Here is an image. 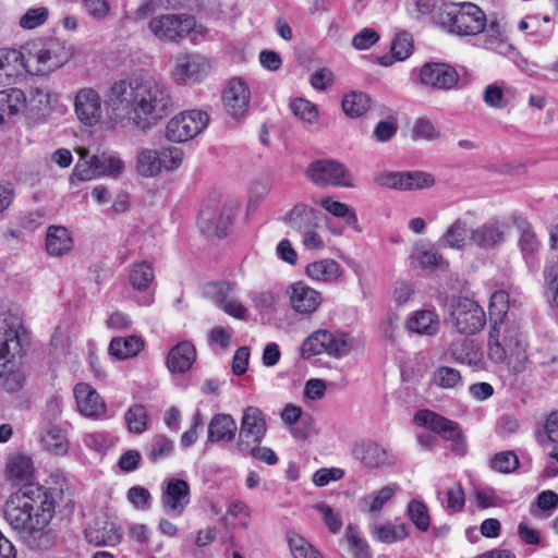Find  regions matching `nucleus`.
Here are the masks:
<instances>
[{
	"instance_id": "obj_33",
	"label": "nucleus",
	"mask_w": 558,
	"mask_h": 558,
	"mask_svg": "<svg viewBox=\"0 0 558 558\" xmlns=\"http://www.w3.org/2000/svg\"><path fill=\"white\" fill-rule=\"evenodd\" d=\"M73 248V239L62 226H50L46 233V250L50 256L61 257Z\"/></svg>"
},
{
	"instance_id": "obj_41",
	"label": "nucleus",
	"mask_w": 558,
	"mask_h": 558,
	"mask_svg": "<svg viewBox=\"0 0 558 558\" xmlns=\"http://www.w3.org/2000/svg\"><path fill=\"white\" fill-rule=\"evenodd\" d=\"M360 458L365 466L372 469L383 468L393 463L391 454L375 442L363 445Z\"/></svg>"
},
{
	"instance_id": "obj_16",
	"label": "nucleus",
	"mask_w": 558,
	"mask_h": 558,
	"mask_svg": "<svg viewBox=\"0 0 558 558\" xmlns=\"http://www.w3.org/2000/svg\"><path fill=\"white\" fill-rule=\"evenodd\" d=\"M415 422L424 427L429 428L441 435L445 439L452 441V449L458 454H464L466 451V444L461 437L460 426L433 411L422 410L415 414Z\"/></svg>"
},
{
	"instance_id": "obj_11",
	"label": "nucleus",
	"mask_w": 558,
	"mask_h": 558,
	"mask_svg": "<svg viewBox=\"0 0 558 558\" xmlns=\"http://www.w3.org/2000/svg\"><path fill=\"white\" fill-rule=\"evenodd\" d=\"M208 121V114L201 110L181 112L167 123L166 137L175 143L186 142L203 132Z\"/></svg>"
},
{
	"instance_id": "obj_64",
	"label": "nucleus",
	"mask_w": 558,
	"mask_h": 558,
	"mask_svg": "<svg viewBox=\"0 0 558 558\" xmlns=\"http://www.w3.org/2000/svg\"><path fill=\"white\" fill-rule=\"evenodd\" d=\"M446 509L451 512H461L465 505V493L460 483H454L446 492Z\"/></svg>"
},
{
	"instance_id": "obj_3",
	"label": "nucleus",
	"mask_w": 558,
	"mask_h": 558,
	"mask_svg": "<svg viewBox=\"0 0 558 558\" xmlns=\"http://www.w3.org/2000/svg\"><path fill=\"white\" fill-rule=\"evenodd\" d=\"M487 353L492 362L507 364L515 372H521L527 360L518 327L502 320L490 324Z\"/></svg>"
},
{
	"instance_id": "obj_51",
	"label": "nucleus",
	"mask_w": 558,
	"mask_h": 558,
	"mask_svg": "<svg viewBox=\"0 0 558 558\" xmlns=\"http://www.w3.org/2000/svg\"><path fill=\"white\" fill-rule=\"evenodd\" d=\"M371 99L364 93H351L342 100V109L350 117H360L369 108Z\"/></svg>"
},
{
	"instance_id": "obj_39",
	"label": "nucleus",
	"mask_w": 558,
	"mask_h": 558,
	"mask_svg": "<svg viewBox=\"0 0 558 558\" xmlns=\"http://www.w3.org/2000/svg\"><path fill=\"white\" fill-rule=\"evenodd\" d=\"M369 533L380 543L393 544L409 536V525L403 522L396 524H372Z\"/></svg>"
},
{
	"instance_id": "obj_27",
	"label": "nucleus",
	"mask_w": 558,
	"mask_h": 558,
	"mask_svg": "<svg viewBox=\"0 0 558 558\" xmlns=\"http://www.w3.org/2000/svg\"><path fill=\"white\" fill-rule=\"evenodd\" d=\"M512 222L519 232L518 245L523 258L529 262L536 258L541 242L529 220L522 216L514 215Z\"/></svg>"
},
{
	"instance_id": "obj_19",
	"label": "nucleus",
	"mask_w": 558,
	"mask_h": 558,
	"mask_svg": "<svg viewBox=\"0 0 558 558\" xmlns=\"http://www.w3.org/2000/svg\"><path fill=\"white\" fill-rule=\"evenodd\" d=\"M286 293L291 308L304 316L314 314L323 302L322 293L303 281L288 286Z\"/></svg>"
},
{
	"instance_id": "obj_56",
	"label": "nucleus",
	"mask_w": 558,
	"mask_h": 558,
	"mask_svg": "<svg viewBox=\"0 0 558 558\" xmlns=\"http://www.w3.org/2000/svg\"><path fill=\"white\" fill-rule=\"evenodd\" d=\"M407 171H388L376 175L375 183L381 187L408 192Z\"/></svg>"
},
{
	"instance_id": "obj_58",
	"label": "nucleus",
	"mask_w": 558,
	"mask_h": 558,
	"mask_svg": "<svg viewBox=\"0 0 558 558\" xmlns=\"http://www.w3.org/2000/svg\"><path fill=\"white\" fill-rule=\"evenodd\" d=\"M159 153L161 170L174 171L183 162L184 151L181 147L170 145L162 147Z\"/></svg>"
},
{
	"instance_id": "obj_54",
	"label": "nucleus",
	"mask_w": 558,
	"mask_h": 558,
	"mask_svg": "<svg viewBox=\"0 0 558 558\" xmlns=\"http://www.w3.org/2000/svg\"><path fill=\"white\" fill-rule=\"evenodd\" d=\"M124 418L131 433L142 434L147 429V412L142 404L130 407Z\"/></svg>"
},
{
	"instance_id": "obj_53",
	"label": "nucleus",
	"mask_w": 558,
	"mask_h": 558,
	"mask_svg": "<svg viewBox=\"0 0 558 558\" xmlns=\"http://www.w3.org/2000/svg\"><path fill=\"white\" fill-rule=\"evenodd\" d=\"M344 536L350 545L353 558H372L367 543L360 536L357 526L349 524Z\"/></svg>"
},
{
	"instance_id": "obj_23",
	"label": "nucleus",
	"mask_w": 558,
	"mask_h": 558,
	"mask_svg": "<svg viewBox=\"0 0 558 558\" xmlns=\"http://www.w3.org/2000/svg\"><path fill=\"white\" fill-rule=\"evenodd\" d=\"M74 109L78 120L85 125L97 124L102 116L101 99L93 88H82L74 100Z\"/></svg>"
},
{
	"instance_id": "obj_24",
	"label": "nucleus",
	"mask_w": 558,
	"mask_h": 558,
	"mask_svg": "<svg viewBox=\"0 0 558 558\" xmlns=\"http://www.w3.org/2000/svg\"><path fill=\"white\" fill-rule=\"evenodd\" d=\"M26 57L17 49L0 50V87L9 86L25 75Z\"/></svg>"
},
{
	"instance_id": "obj_5",
	"label": "nucleus",
	"mask_w": 558,
	"mask_h": 558,
	"mask_svg": "<svg viewBox=\"0 0 558 558\" xmlns=\"http://www.w3.org/2000/svg\"><path fill=\"white\" fill-rule=\"evenodd\" d=\"M80 156L74 175L80 181H88L96 177L118 178L124 170V163L118 154L113 151H102L98 155L89 156L88 149L80 147L76 149Z\"/></svg>"
},
{
	"instance_id": "obj_61",
	"label": "nucleus",
	"mask_w": 558,
	"mask_h": 558,
	"mask_svg": "<svg viewBox=\"0 0 558 558\" xmlns=\"http://www.w3.org/2000/svg\"><path fill=\"white\" fill-rule=\"evenodd\" d=\"M49 12L45 7L28 9L20 17V26L24 29H34L43 25L48 19Z\"/></svg>"
},
{
	"instance_id": "obj_2",
	"label": "nucleus",
	"mask_w": 558,
	"mask_h": 558,
	"mask_svg": "<svg viewBox=\"0 0 558 558\" xmlns=\"http://www.w3.org/2000/svg\"><path fill=\"white\" fill-rule=\"evenodd\" d=\"M3 513L19 535L29 537L48 526L54 515V501L46 490L29 484L9 497Z\"/></svg>"
},
{
	"instance_id": "obj_28",
	"label": "nucleus",
	"mask_w": 558,
	"mask_h": 558,
	"mask_svg": "<svg viewBox=\"0 0 558 558\" xmlns=\"http://www.w3.org/2000/svg\"><path fill=\"white\" fill-rule=\"evenodd\" d=\"M470 230L468 223L462 218L454 219L439 236L437 245L439 248H449L454 251H465L469 243Z\"/></svg>"
},
{
	"instance_id": "obj_38",
	"label": "nucleus",
	"mask_w": 558,
	"mask_h": 558,
	"mask_svg": "<svg viewBox=\"0 0 558 558\" xmlns=\"http://www.w3.org/2000/svg\"><path fill=\"white\" fill-rule=\"evenodd\" d=\"M407 328L410 331L434 336L439 329V318L434 311H416L408 320Z\"/></svg>"
},
{
	"instance_id": "obj_26",
	"label": "nucleus",
	"mask_w": 558,
	"mask_h": 558,
	"mask_svg": "<svg viewBox=\"0 0 558 558\" xmlns=\"http://www.w3.org/2000/svg\"><path fill=\"white\" fill-rule=\"evenodd\" d=\"M305 275L318 283L336 284L342 280L344 270L337 260L324 258L310 263L305 268Z\"/></svg>"
},
{
	"instance_id": "obj_57",
	"label": "nucleus",
	"mask_w": 558,
	"mask_h": 558,
	"mask_svg": "<svg viewBox=\"0 0 558 558\" xmlns=\"http://www.w3.org/2000/svg\"><path fill=\"white\" fill-rule=\"evenodd\" d=\"M397 490L398 485L396 484L384 486L375 495L365 496L363 504L369 512H377L395 496Z\"/></svg>"
},
{
	"instance_id": "obj_4",
	"label": "nucleus",
	"mask_w": 558,
	"mask_h": 558,
	"mask_svg": "<svg viewBox=\"0 0 558 558\" xmlns=\"http://www.w3.org/2000/svg\"><path fill=\"white\" fill-rule=\"evenodd\" d=\"M437 23L449 33L460 36H474L487 26L484 11L472 2H451L440 8Z\"/></svg>"
},
{
	"instance_id": "obj_7",
	"label": "nucleus",
	"mask_w": 558,
	"mask_h": 558,
	"mask_svg": "<svg viewBox=\"0 0 558 558\" xmlns=\"http://www.w3.org/2000/svg\"><path fill=\"white\" fill-rule=\"evenodd\" d=\"M196 26L190 14L166 13L153 17L148 29L156 39L165 44H178L186 38Z\"/></svg>"
},
{
	"instance_id": "obj_31",
	"label": "nucleus",
	"mask_w": 558,
	"mask_h": 558,
	"mask_svg": "<svg viewBox=\"0 0 558 558\" xmlns=\"http://www.w3.org/2000/svg\"><path fill=\"white\" fill-rule=\"evenodd\" d=\"M446 352L452 361L475 368L480 367L483 361V354L474 340L465 338L450 342Z\"/></svg>"
},
{
	"instance_id": "obj_8",
	"label": "nucleus",
	"mask_w": 558,
	"mask_h": 558,
	"mask_svg": "<svg viewBox=\"0 0 558 558\" xmlns=\"http://www.w3.org/2000/svg\"><path fill=\"white\" fill-rule=\"evenodd\" d=\"M350 350L351 343L345 333L318 329L303 341L301 354L303 359H310L322 353L339 357L347 354Z\"/></svg>"
},
{
	"instance_id": "obj_36",
	"label": "nucleus",
	"mask_w": 558,
	"mask_h": 558,
	"mask_svg": "<svg viewBox=\"0 0 558 558\" xmlns=\"http://www.w3.org/2000/svg\"><path fill=\"white\" fill-rule=\"evenodd\" d=\"M128 281L133 290L141 293L148 292L155 281L153 265L145 260L133 263L129 267Z\"/></svg>"
},
{
	"instance_id": "obj_35",
	"label": "nucleus",
	"mask_w": 558,
	"mask_h": 558,
	"mask_svg": "<svg viewBox=\"0 0 558 558\" xmlns=\"http://www.w3.org/2000/svg\"><path fill=\"white\" fill-rule=\"evenodd\" d=\"M195 359V347L189 341H183L170 350L167 357V366L172 373H184L191 368Z\"/></svg>"
},
{
	"instance_id": "obj_59",
	"label": "nucleus",
	"mask_w": 558,
	"mask_h": 558,
	"mask_svg": "<svg viewBox=\"0 0 558 558\" xmlns=\"http://www.w3.org/2000/svg\"><path fill=\"white\" fill-rule=\"evenodd\" d=\"M490 466L499 473H511L519 466V459L513 451H501L490 459Z\"/></svg>"
},
{
	"instance_id": "obj_9",
	"label": "nucleus",
	"mask_w": 558,
	"mask_h": 558,
	"mask_svg": "<svg viewBox=\"0 0 558 558\" xmlns=\"http://www.w3.org/2000/svg\"><path fill=\"white\" fill-rule=\"evenodd\" d=\"M449 315L453 328L461 335H475L486 323L484 310L468 298L453 299Z\"/></svg>"
},
{
	"instance_id": "obj_45",
	"label": "nucleus",
	"mask_w": 558,
	"mask_h": 558,
	"mask_svg": "<svg viewBox=\"0 0 558 558\" xmlns=\"http://www.w3.org/2000/svg\"><path fill=\"white\" fill-rule=\"evenodd\" d=\"M412 257L422 268H438L448 266L444 255L434 245H417Z\"/></svg>"
},
{
	"instance_id": "obj_50",
	"label": "nucleus",
	"mask_w": 558,
	"mask_h": 558,
	"mask_svg": "<svg viewBox=\"0 0 558 558\" xmlns=\"http://www.w3.org/2000/svg\"><path fill=\"white\" fill-rule=\"evenodd\" d=\"M288 542L294 558H323L319 551L310 542L295 532L288 534Z\"/></svg>"
},
{
	"instance_id": "obj_55",
	"label": "nucleus",
	"mask_w": 558,
	"mask_h": 558,
	"mask_svg": "<svg viewBox=\"0 0 558 558\" xmlns=\"http://www.w3.org/2000/svg\"><path fill=\"white\" fill-rule=\"evenodd\" d=\"M173 441L165 435H156L153 437L147 449V457L150 461L156 462L169 457L173 452Z\"/></svg>"
},
{
	"instance_id": "obj_47",
	"label": "nucleus",
	"mask_w": 558,
	"mask_h": 558,
	"mask_svg": "<svg viewBox=\"0 0 558 558\" xmlns=\"http://www.w3.org/2000/svg\"><path fill=\"white\" fill-rule=\"evenodd\" d=\"M9 477L15 482H24L33 476V463L31 458L16 454L12 456L7 464Z\"/></svg>"
},
{
	"instance_id": "obj_46",
	"label": "nucleus",
	"mask_w": 558,
	"mask_h": 558,
	"mask_svg": "<svg viewBox=\"0 0 558 558\" xmlns=\"http://www.w3.org/2000/svg\"><path fill=\"white\" fill-rule=\"evenodd\" d=\"M433 383L442 389L458 390L463 386L460 371L450 366H439L433 373Z\"/></svg>"
},
{
	"instance_id": "obj_22",
	"label": "nucleus",
	"mask_w": 558,
	"mask_h": 558,
	"mask_svg": "<svg viewBox=\"0 0 558 558\" xmlns=\"http://www.w3.org/2000/svg\"><path fill=\"white\" fill-rule=\"evenodd\" d=\"M22 326L16 318L0 314V362L14 360L22 350Z\"/></svg>"
},
{
	"instance_id": "obj_52",
	"label": "nucleus",
	"mask_w": 558,
	"mask_h": 558,
	"mask_svg": "<svg viewBox=\"0 0 558 558\" xmlns=\"http://www.w3.org/2000/svg\"><path fill=\"white\" fill-rule=\"evenodd\" d=\"M320 206L330 215L343 218L348 223H356L357 217L353 207L335 201L331 197H324L319 201Z\"/></svg>"
},
{
	"instance_id": "obj_40",
	"label": "nucleus",
	"mask_w": 558,
	"mask_h": 558,
	"mask_svg": "<svg viewBox=\"0 0 558 558\" xmlns=\"http://www.w3.org/2000/svg\"><path fill=\"white\" fill-rule=\"evenodd\" d=\"M24 373L13 360L0 362V388L8 392H16L23 388Z\"/></svg>"
},
{
	"instance_id": "obj_34",
	"label": "nucleus",
	"mask_w": 558,
	"mask_h": 558,
	"mask_svg": "<svg viewBox=\"0 0 558 558\" xmlns=\"http://www.w3.org/2000/svg\"><path fill=\"white\" fill-rule=\"evenodd\" d=\"M236 429V423L230 414H216L208 424V441H232L235 437Z\"/></svg>"
},
{
	"instance_id": "obj_6",
	"label": "nucleus",
	"mask_w": 558,
	"mask_h": 558,
	"mask_svg": "<svg viewBox=\"0 0 558 558\" xmlns=\"http://www.w3.org/2000/svg\"><path fill=\"white\" fill-rule=\"evenodd\" d=\"M73 57V48L58 40H50L34 48L26 58V72L35 75H49L66 64Z\"/></svg>"
},
{
	"instance_id": "obj_14",
	"label": "nucleus",
	"mask_w": 558,
	"mask_h": 558,
	"mask_svg": "<svg viewBox=\"0 0 558 558\" xmlns=\"http://www.w3.org/2000/svg\"><path fill=\"white\" fill-rule=\"evenodd\" d=\"M267 432V423L262 410L257 407L250 405L243 410L241 425L235 445L239 453L252 448L254 444H260Z\"/></svg>"
},
{
	"instance_id": "obj_32",
	"label": "nucleus",
	"mask_w": 558,
	"mask_h": 558,
	"mask_svg": "<svg viewBox=\"0 0 558 558\" xmlns=\"http://www.w3.org/2000/svg\"><path fill=\"white\" fill-rule=\"evenodd\" d=\"M85 537L96 546H114L121 539V531L114 522L100 519L85 530Z\"/></svg>"
},
{
	"instance_id": "obj_20",
	"label": "nucleus",
	"mask_w": 558,
	"mask_h": 558,
	"mask_svg": "<svg viewBox=\"0 0 558 558\" xmlns=\"http://www.w3.org/2000/svg\"><path fill=\"white\" fill-rule=\"evenodd\" d=\"M190 504V486L179 478L166 480L161 486V506L171 515H181Z\"/></svg>"
},
{
	"instance_id": "obj_15",
	"label": "nucleus",
	"mask_w": 558,
	"mask_h": 558,
	"mask_svg": "<svg viewBox=\"0 0 558 558\" xmlns=\"http://www.w3.org/2000/svg\"><path fill=\"white\" fill-rule=\"evenodd\" d=\"M289 226L302 235V244L307 250H322L324 240L317 232L318 223L312 209L305 204L295 205L289 216Z\"/></svg>"
},
{
	"instance_id": "obj_25",
	"label": "nucleus",
	"mask_w": 558,
	"mask_h": 558,
	"mask_svg": "<svg viewBox=\"0 0 558 558\" xmlns=\"http://www.w3.org/2000/svg\"><path fill=\"white\" fill-rule=\"evenodd\" d=\"M213 288V300L214 302L228 315L238 318L245 319L247 310L242 303L233 296L235 292V284L222 281L211 286Z\"/></svg>"
},
{
	"instance_id": "obj_37",
	"label": "nucleus",
	"mask_w": 558,
	"mask_h": 558,
	"mask_svg": "<svg viewBox=\"0 0 558 558\" xmlns=\"http://www.w3.org/2000/svg\"><path fill=\"white\" fill-rule=\"evenodd\" d=\"M25 112V92L21 88H8L0 90V124L5 117H14Z\"/></svg>"
},
{
	"instance_id": "obj_60",
	"label": "nucleus",
	"mask_w": 558,
	"mask_h": 558,
	"mask_svg": "<svg viewBox=\"0 0 558 558\" xmlns=\"http://www.w3.org/2000/svg\"><path fill=\"white\" fill-rule=\"evenodd\" d=\"M290 108L294 116L307 123H315L318 119V110L315 105L304 98L294 99Z\"/></svg>"
},
{
	"instance_id": "obj_18",
	"label": "nucleus",
	"mask_w": 558,
	"mask_h": 558,
	"mask_svg": "<svg viewBox=\"0 0 558 558\" xmlns=\"http://www.w3.org/2000/svg\"><path fill=\"white\" fill-rule=\"evenodd\" d=\"M418 83L428 88L449 90L458 85L459 74L449 64L428 62L420 70Z\"/></svg>"
},
{
	"instance_id": "obj_44",
	"label": "nucleus",
	"mask_w": 558,
	"mask_h": 558,
	"mask_svg": "<svg viewBox=\"0 0 558 558\" xmlns=\"http://www.w3.org/2000/svg\"><path fill=\"white\" fill-rule=\"evenodd\" d=\"M413 51V40L410 34H398L391 44V56H384L379 59V63L389 66L393 60L403 61L411 56Z\"/></svg>"
},
{
	"instance_id": "obj_17",
	"label": "nucleus",
	"mask_w": 558,
	"mask_h": 558,
	"mask_svg": "<svg viewBox=\"0 0 558 558\" xmlns=\"http://www.w3.org/2000/svg\"><path fill=\"white\" fill-rule=\"evenodd\" d=\"M210 69L209 61L202 54L180 52L173 57L171 78L177 84L198 82Z\"/></svg>"
},
{
	"instance_id": "obj_10",
	"label": "nucleus",
	"mask_w": 558,
	"mask_h": 558,
	"mask_svg": "<svg viewBox=\"0 0 558 558\" xmlns=\"http://www.w3.org/2000/svg\"><path fill=\"white\" fill-rule=\"evenodd\" d=\"M306 177L317 186H353V177L350 170L341 162L333 159H319L313 161Z\"/></svg>"
},
{
	"instance_id": "obj_43",
	"label": "nucleus",
	"mask_w": 558,
	"mask_h": 558,
	"mask_svg": "<svg viewBox=\"0 0 558 558\" xmlns=\"http://www.w3.org/2000/svg\"><path fill=\"white\" fill-rule=\"evenodd\" d=\"M136 171L145 178L156 177L161 172L160 153L151 148H142L136 157Z\"/></svg>"
},
{
	"instance_id": "obj_30",
	"label": "nucleus",
	"mask_w": 558,
	"mask_h": 558,
	"mask_svg": "<svg viewBox=\"0 0 558 558\" xmlns=\"http://www.w3.org/2000/svg\"><path fill=\"white\" fill-rule=\"evenodd\" d=\"M74 396L78 411L87 417L98 416L106 410L105 402L88 384H77L74 388Z\"/></svg>"
},
{
	"instance_id": "obj_21",
	"label": "nucleus",
	"mask_w": 558,
	"mask_h": 558,
	"mask_svg": "<svg viewBox=\"0 0 558 558\" xmlns=\"http://www.w3.org/2000/svg\"><path fill=\"white\" fill-rule=\"evenodd\" d=\"M251 92L242 78H232L222 94L223 107L229 116L239 120L250 108Z\"/></svg>"
},
{
	"instance_id": "obj_63",
	"label": "nucleus",
	"mask_w": 558,
	"mask_h": 558,
	"mask_svg": "<svg viewBox=\"0 0 558 558\" xmlns=\"http://www.w3.org/2000/svg\"><path fill=\"white\" fill-rule=\"evenodd\" d=\"M313 508L322 514L324 522H325L326 526L328 527L329 532L336 534L341 530V527H342L341 518H340L339 513L333 508H331L326 502L316 504L313 506Z\"/></svg>"
},
{
	"instance_id": "obj_12",
	"label": "nucleus",
	"mask_w": 558,
	"mask_h": 558,
	"mask_svg": "<svg viewBox=\"0 0 558 558\" xmlns=\"http://www.w3.org/2000/svg\"><path fill=\"white\" fill-rule=\"evenodd\" d=\"M236 207L232 203L215 202L206 205L199 213L198 225L203 233L222 238L227 234Z\"/></svg>"
},
{
	"instance_id": "obj_29",
	"label": "nucleus",
	"mask_w": 558,
	"mask_h": 558,
	"mask_svg": "<svg viewBox=\"0 0 558 558\" xmlns=\"http://www.w3.org/2000/svg\"><path fill=\"white\" fill-rule=\"evenodd\" d=\"M58 101V94L47 86H29L25 92V112L31 116L45 113Z\"/></svg>"
},
{
	"instance_id": "obj_62",
	"label": "nucleus",
	"mask_w": 558,
	"mask_h": 558,
	"mask_svg": "<svg viewBox=\"0 0 558 558\" xmlns=\"http://www.w3.org/2000/svg\"><path fill=\"white\" fill-rule=\"evenodd\" d=\"M408 192L430 189L436 181L433 174L425 171H407Z\"/></svg>"
},
{
	"instance_id": "obj_48",
	"label": "nucleus",
	"mask_w": 558,
	"mask_h": 558,
	"mask_svg": "<svg viewBox=\"0 0 558 558\" xmlns=\"http://www.w3.org/2000/svg\"><path fill=\"white\" fill-rule=\"evenodd\" d=\"M45 448L57 456L68 452L69 441L65 434L57 426H50L41 436Z\"/></svg>"
},
{
	"instance_id": "obj_49",
	"label": "nucleus",
	"mask_w": 558,
	"mask_h": 558,
	"mask_svg": "<svg viewBox=\"0 0 558 558\" xmlns=\"http://www.w3.org/2000/svg\"><path fill=\"white\" fill-rule=\"evenodd\" d=\"M407 514L418 531H428L430 515L427 506L423 501L417 499L410 500L407 506Z\"/></svg>"
},
{
	"instance_id": "obj_42",
	"label": "nucleus",
	"mask_w": 558,
	"mask_h": 558,
	"mask_svg": "<svg viewBox=\"0 0 558 558\" xmlns=\"http://www.w3.org/2000/svg\"><path fill=\"white\" fill-rule=\"evenodd\" d=\"M143 340L137 336L113 338L109 344L108 351L117 359L124 360L137 355L143 349Z\"/></svg>"
},
{
	"instance_id": "obj_13",
	"label": "nucleus",
	"mask_w": 558,
	"mask_h": 558,
	"mask_svg": "<svg viewBox=\"0 0 558 558\" xmlns=\"http://www.w3.org/2000/svg\"><path fill=\"white\" fill-rule=\"evenodd\" d=\"M509 225L499 218L489 219L470 230L469 243L482 252H490L501 246L508 238Z\"/></svg>"
},
{
	"instance_id": "obj_1",
	"label": "nucleus",
	"mask_w": 558,
	"mask_h": 558,
	"mask_svg": "<svg viewBox=\"0 0 558 558\" xmlns=\"http://www.w3.org/2000/svg\"><path fill=\"white\" fill-rule=\"evenodd\" d=\"M113 120L124 128L145 130L166 118L174 107L170 87L153 78L114 82L107 98Z\"/></svg>"
}]
</instances>
